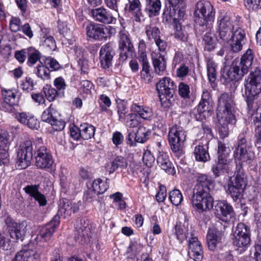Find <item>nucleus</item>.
Wrapping results in <instances>:
<instances>
[{
	"instance_id": "f257e3e1",
	"label": "nucleus",
	"mask_w": 261,
	"mask_h": 261,
	"mask_svg": "<svg viewBox=\"0 0 261 261\" xmlns=\"http://www.w3.org/2000/svg\"><path fill=\"white\" fill-rule=\"evenodd\" d=\"M215 15V11L209 2L201 1L196 3L194 12L195 21L203 30L211 31L214 22Z\"/></svg>"
},
{
	"instance_id": "f03ea898",
	"label": "nucleus",
	"mask_w": 261,
	"mask_h": 261,
	"mask_svg": "<svg viewBox=\"0 0 261 261\" xmlns=\"http://www.w3.org/2000/svg\"><path fill=\"white\" fill-rule=\"evenodd\" d=\"M254 56L252 50L248 49L240 60H235L227 71L225 79L229 81H238L244 76L252 66Z\"/></svg>"
},
{
	"instance_id": "7ed1b4c3",
	"label": "nucleus",
	"mask_w": 261,
	"mask_h": 261,
	"mask_svg": "<svg viewBox=\"0 0 261 261\" xmlns=\"http://www.w3.org/2000/svg\"><path fill=\"white\" fill-rule=\"evenodd\" d=\"M246 101L247 104L249 113L253 115V98L261 92V71L256 68L251 71L249 76L244 81Z\"/></svg>"
},
{
	"instance_id": "20e7f679",
	"label": "nucleus",
	"mask_w": 261,
	"mask_h": 261,
	"mask_svg": "<svg viewBox=\"0 0 261 261\" xmlns=\"http://www.w3.org/2000/svg\"><path fill=\"white\" fill-rule=\"evenodd\" d=\"M234 106L230 94L224 93L220 95L217 109V117L219 124L227 123L228 124H234L236 123Z\"/></svg>"
},
{
	"instance_id": "39448f33",
	"label": "nucleus",
	"mask_w": 261,
	"mask_h": 261,
	"mask_svg": "<svg viewBox=\"0 0 261 261\" xmlns=\"http://www.w3.org/2000/svg\"><path fill=\"white\" fill-rule=\"evenodd\" d=\"M250 230L248 226L243 223L238 224L233 233L232 244L239 254L244 252L250 245Z\"/></svg>"
},
{
	"instance_id": "423d86ee",
	"label": "nucleus",
	"mask_w": 261,
	"mask_h": 261,
	"mask_svg": "<svg viewBox=\"0 0 261 261\" xmlns=\"http://www.w3.org/2000/svg\"><path fill=\"white\" fill-rule=\"evenodd\" d=\"M240 166L233 179H230L228 183L227 192L233 201L241 200L243 197L244 190L247 185L246 176Z\"/></svg>"
},
{
	"instance_id": "0eeeda50",
	"label": "nucleus",
	"mask_w": 261,
	"mask_h": 261,
	"mask_svg": "<svg viewBox=\"0 0 261 261\" xmlns=\"http://www.w3.org/2000/svg\"><path fill=\"white\" fill-rule=\"evenodd\" d=\"M186 132L182 127L175 125L171 127L168 133V141L172 151L179 156L183 154L184 143Z\"/></svg>"
},
{
	"instance_id": "6e6552de",
	"label": "nucleus",
	"mask_w": 261,
	"mask_h": 261,
	"mask_svg": "<svg viewBox=\"0 0 261 261\" xmlns=\"http://www.w3.org/2000/svg\"><path fill=\"white\" fill-rule=\"evenodd\" d=\"M86 30L87 36L95 41L107 40L116 33V30L113 27L105 26L95 22L88 24Z\"/></svg>"
},
{
	"instance_id": "1a4fd4ad",
	"label": "nucleus",
	"mask_w": 261,
	"mask_h": 261,
	"mask_svg": "<svg viewBox=\"0 0 261 261\" xmlns=\"http://www.w3.org/2000/svg\"><path fill=\"white\" fill-rule=\"evenodd\" d=\"M216 32L218 37L224 43H228L237 28H240L229 16H224L218 19Z\"/></svg>"
},
{
	"instance_id": "9d476101",
	"label": "nucleus",
	"mask_w": 261,
	"mask_h": 261,
	"mask_svg": "<svg viewBox=\"0 0 261 261\" xmlns=\"http://www.w3.org/2000/svg\"><path fill=\"white\" fill-rule=\"evenodd\" d=\"M213 101L210 92L206 89L202 91L201 98L197 106L195 118L197 121H202L210 117L213 112Z\"/></svg>"
},
{
	"instance_id": "9b49d317",
	"label": "nucleus",
	"mask_w": 261,
	"mask_h": 261,
	"mask_svg": "<svg viewBox=\"0 0 261 261\" xmlns=\"http://www.w3.org/2000/svg\"><path fill=\"white\" fill-rule=\"evenodd\" d=\"M60 222V217L58 214L56 215L49 223L44 226L38 227V233L32 236V241L37 244L40 242H47L52 237Z\"/></svg>"
},
{
	"instance_id": "f8f14e48",
	"label": "nucleus",
	"mask_w": 261,
	"mask_h": 261,
	"mask_svg": "<svg viewBox=\"0 0 261 261\" xmlns=\"http://www.w3.org/2000/svg\"><path fill=\"white\" fill-rule=\"evenodd\" d=\"M41 118L43 121L50 124L56 131H61L65 127V122L62 119L60 113L53 104H50L43 111Z\"/></svg>"
},
{
	"instance_id": "ddd939ff",
	"label": "nucleus",
	"mask_w": 261,
	"mask_h": 261,
	"mask_svg": "<svg viewBox=\"0 0 261 261\" xmlns=\"http://www.w3.org/2000/svg\"><path fill=\"white\" fill-rule=\"evenodd\" d=\"M33 150L31 140H26L20 145L16 162L18 169H25L30 165L33 157Z\"/></svg>"
},
{
	"instance_id": "4468645a",
	"label": "nucleus",
	"mask_w": 261,
	"mask_h": 261,
	"mask_svg": "<svg viewBox=\"0 0 261 261\" xmlns=\"http://www.w3.org/2000/svg\"><path fill=\"white\" fill-rule=\"evenodd\" d=\"M193 206L201 212L210 210L213 206V198L210 192H193Z\"/></svg>"
},
{
	"instance_id": "2eb2a0df",
	"label": "nucleus",
	"mask_w": 261,
	"mask_h": 261,
	"mask_svg": "<svg viewBox=\"0 0 261 261\" xmlns=\"http://www.w3.org/2000/svg\"><path fill=\"white\" fill-rule=\"evenodd\" d=\"M214 213L218 219L226 223L232 221L234 216L232 206L226 200L216 201L214 205Z\"/></svg>"
},
{
	"instance_id": "dca6fc26",
	"label": "nucleus",
	"mask_w": 261,
	"mask_h": 261,
	"mask_svg": "<svg viewBox=\"0 0 261 261\" xmlns=\"http://www.w3.org/2000/svg\"><path fill=\"white\" fill-rule=\"evenodd\" d=\"M8 231L11 238L16 241L23 240L27 232V222H22L17 223L10 217L7 216L5 219Z\"/></svg>"
},
{
	"instance_id": "f3484780",
	"label": "nucleus",
	"mask_w": 261,
	"mask_h": 261,
	"mask_svg": "<svg viewBox=\"0 0 261 261\" xmlns=\"http://www.w3.org/2000/svg\"><path fill=\"white\" fill-rule=\"evenodd\" d=\"M119 38L120 57L122 60L124 61L129 57L133 56L134 48L129 38L128 32L124 29L119 32Z\"/></svg>"
},
{
	"instance_id": "a211bd4d",
	"label": "nucleus",
	"mask_w": 261,
	"mask_h": 261,
	"mask_svg": "<svg viewBox=\"0 0 261 261\" xmlns=\"http://www.w3.org/2000/svg\"><path fill=\"white\" fill-rule=\"evenodd\" d=\"M36 165L40 169L51 168L54 163L50 151L44 146L39 147L35 152Z\"/></svg>"
},
{
	"instance_id": "6ab92c4d",
	"label": "nucleus",
	"mask_w": 261,
	"mask_h": 261,
	"mask_svg": "<svg viewBox=\"0 0 261 261\" xmlns=\"http://www.w3.org/2000/svg\"><path fill=\"white\" fill-rule=\"evenodd\" d=\"M156 88L158 91L159 97L162 101V96H165L166 99L173 97L176 86L174 82L168 77H165L161 79L156 84Z\"/></svg>"
},
{
	"instance_id": "aec40b11",
	"label": "nucleus",
	"mask_w": 261,
	"mask_h": 261,
	"mask_svg": "<svg viewBox=\"0 0 261 261\" xmlns=\"http://www.w3.org/2000/svg\"><path fill=\"white\" fill-rule=\"evenodd\" d=\"M246 37L245 30L242 28H237L233 32L229 43L230 48L233 53L240 51L246 43Z\"/></svg>"
},
{
	"instance_id": "412c9836",
	"label": "nucleus",
	"mask_w": 261,
	"mask_h": 261,
	"mask_svg": "<svg viewBox=\"0 0 261 261\" xmlns=\"http://www.w3.org/2000/svg\"><path fill=\"white\" fill-rule=\"evenodd\" d=\"M91 14L95 21L104 24L115 23L116 18L107 9L100 7L92 9Z\"/></svg>"
},
{
	"instance_id": "4be33fe9",
	"label": "nucleus",
	"mask_w": 261,
	"mask_h": 261,
	"mask_svg": "<svg viewBox=\"0 0 261 261\" xmlns=\"http://www.w3.org/2000/svg\"><path fill=\"white\" fill-rule=\"evenodd\" d=\"M115 51L110 43L101 46L99 51V60L101 67L108 69L112 65V61Z\"/></svg>"
},
{
	"instance_id": "5701e85b",
	"label": "nucleus",
	"mask_w": 261,
	"mask_h": 261,
	"mask_svg": "<svg viewBox=\"0 0 261 261\" xmlns=\"http://www.w3.org/2000/svg\"><path fill=\"white\" fill-rule=\"evenodd\" d=\"M214 181L211 176L204 174H198L196 184L193 192H210L214 188Z\"/></svg>"
},
{
	"instance_id": "b1692460",
	"label": "nucleus",
	"mask_w": 261,
	"mask_h": 261,
	"mask_svg": "<svg viewBox=\"0 0 261 261\" xmlns=\"http://www.w3.org/2000/svg\"><path fill=\"white\" fill-rule=\"evenodd\" d=\"M188 254L195 261H201L203 250L200 242L196 237L192 236L189 240Z\"/></svg>"
},
{
	"instance_id": "393cba45",
	"label": "nucleus",
	"mask_w": 261,
	"mask_h": 261,
	"mask_svg": "<svg viewBox=\"0 0 261 261\" xmlns=\"http://www.w3.org/2000/svg\"><path fill=\"white\" fill-rule=\"evenodd\" d=\"M223 233L216 227L209 228L206 235V241L210 250L214 251L221 244Z\"/></svg>"
},
{
	"instance_id": "a878e982",
	"label": "nucleus",
	"mask_w": 261,
	"mask_h": 261,
	"mask_svg": "<svg viewBox=\"0 0 261 261\" xmlns=\"http://www.w3.org/2000/svg\"><path fill=\"white\" fill-rule=\"evenodd\" d=\"M151 57L154 72L159 75H163L167 66L164 54L159 53V51H153Z\"/></svg>"
},
{
	"instance_id": "bb28decb",
	"label": "nucleus",
	"mask_w": 261,
	"mask_h": 261,
	"mask_svg": "<svg viewBox=\"0 0 261 261\" xmlns=\"http://www.w3.org/2000/svg\"><path fill=\"white\" fill-rule=\"evenodd\" d=\"M16 93V91L12 90L3 91L4 102L2 103V108L5 111L10 113L13 112V106L16 105L18 102Z\"/></svg>"
},
{
	"instance_id": "cd10ccee",
	"label": "nucleus",
	"mask_w": 261,
	"mask_h": 261,
	"mask_svg": "<svg viewBox=\"0 0 261 261\" xmlns=\"http://www.w3.org/2000/svg\"><path fill=\"white\" fill-rule=\"evenodd\" d=\"M39 187L38 185H28L23 188V190L37 201L40 206H43L46 205L47 200L45 196L39 192Z\"/></svg>"
},
{
	"instance_id": "c85d7f7f",
	"label": "nucleus",
	"mask_w": 261,
	"mask_h": 261,
	"mask_svg": "<svg viewBox=\"0 0 261 261\" xmlns=\"http://www.w3.org/2000/svg\"><path fill=\"white\" fill-rule=\"evenodd\" d=\"M81 202H73L68 199H64L60 200L59 212L66 216H70L73 213L79 211Z\"/></svg>"
},
{
	"instance_id": "c756f323",
	"label": "nucleus",
	"mask_w": 261,
	"mask_h": 261,
	"mask_svg": "<svg viewBox=\"0 0 261 261\" xmlns=\"http://www.w3.org/2000/svg\"><path fill=\"white\" fill-rule=\"evenodd\" d=\"M12 261H39V255L35 250L23 248L16 254Z\"/></svg>"
},
{
	"instance_id": "7c9ffc66",
	"label": "nucleus",
	"mask_w": 261,
	"mask_h": 261,
	"mask_svg": "<svg viewBox=\"0 0 261 261\" xmlns=\"http://www.w3.org/2000/svg\"><path fill=\"white\" fill-rule=\"evenodd\" d=\"M157 162L161 168L169 174L173 175L175 173L174 168L172 163L169 161L167 153L160 152L157 158Z\"/></svg>"
},
{
	"instance_id": "2f4dec72",
	"label": "nucleus",
	"mask_w": 261,
	"mask_h": 261,
	"mask_svg": "<svg viewBox=\"0 0 261 261\" xmlns=\"http://www.w3.org/2000/svg\"><path fill=\"white\" fill-rule=\"evenodd\" d=\"M127 162L126 160L121 156H116L110 163L106 165V169L110 173H112L117 169H123L126 168Z\"/></svg>"
},
{
	"instance_id": "473e14b6",
	"label": "nucleus",
	"mask_w": 261,
	"mask_h": 261,
	"mask_svg": "<svg viewBox=\"0 0 261 261\" xmlns=\"http://www.w3.org/2000/svg\"><path fill=\"white\" fill-rule=\"evenodd\" d=\"M234 156L237 161H239L241 164L246 163L250 164L254 159L253 153L247 151V148L236 150L234 153Z\"/></svg>"
},
{
	"instance_id": "72a5a7b5",
	"label": "nucleus",
	"mask_w": 261,
	"mask_h": 261,
	"mask_svg": "<svg viewBox=\"0 0 261 261\" xmlns=\"http://www.w3.org/2000/svg\"><path fill=\"white\" fill-rule=\"evenodd\" d=\"M131 110L137 113L140 117L145 120H150L153 116V112L149 108L133 103L131 106Z\"/></svg>"
},
{
	"instance_id": "f704fd0d",
	"label": "nucleus",
	"mask_w": 261,
	"mask_h": 261,
	"mask_svg": "<svg viewBox=\"0 0 261 261\" xmlns=\"http://www.w3.org/2000/svg\"><path fill=\"white\" fill-rule=\"evenodd\" d=\"M145 11L149 17L158 15L161 8L160 0H146Z\"/></svg>"
},
{
	"instance_id": "c9c22d12",
	"label": "nucleus",
	"mask_w": 261,
	"mask_h": 261,
	"mask_svg": "<svg viewBox=\"0 0 261 261\" xmlns=\"http://www.w3.org/2000/svg\"><path fill=\"white\" fill-rule=\"evenodd\" d=\"M208 147L203 145H197L195 147L194 155L195 160L198 162H205L210 159L207 151Z\"/></svg>"
},
{
	"instance_id": "e433bc0d",
	"label": "nucleus",
	"mask_w": 261,
	"mask_h": 261,
	"mask_svg": "<svg viewBox=\"0 0 261 261\" xmlns=\"http://www.w3.org/2000/svg\"><path fill=\"white\" fill-rule=\"evenodd\" d=\"M229 162L218 159V162L212 167V171L215 177H219L224 173L228 172Z\"/></svg>"
},
{
	"instance_id": "4c0bfd02",
	"label": "nucleus",
	"mask_w": 261,
	"mask_h": 261,
	"mask_svg": "<svg viewBox=\"0 0 261 261\" xmlns=\"http://www.w3.org/2000/svg\"><path fill=\"white\" fill-rule=\"evenodd\" d=\"M27 64L29 66H34L38 61H40L41 54L34 47H29L27 49Z\"/></svg>"
},
{
	"instance_id": "58836bf2",
	"label": "nucleus",
	"mask_w": 261,
	"mask_h": 261,
	"mask_svg": "<svg viewBox=\"0 0 261 261\" xmlns=\"http://www.w3.org/2000/svg\"><path fill=\"white\" fill-rule=\"evenodd\" d=\"M207 74L208 79L211 83H214L217 79V65L212 58L206 59Z\"/></svg>"
},
{
	"instance_id": "ea45409f",
	"label": "nucleus",
	"mask_w": 261,
	"mask_h": 261,
	"mask_svg": "<svg viewBox=\"0 0 261 261\" xmlns=\"http://www.w3.org/2000/svg\"><path fill=\"white\" fill-rule=\"evenodd\" d=\"M173 230L177 239L180 243H182L185 239L189 240L193 236V233L191 231H189V229L185 228L183 229L180 226L178 225H176L174 226Z\"/></svg>"
},
{
	"instance_id": "a19ab883",
	"label": "nucleus",
	"mask_w": 261,
	"mask_h": 261,
	"mask_svg": "<svg viewBox=\"0 0 261 261\" xmlns=\"http://www.w3.org/2000/svg\"><path fill=\"white\" fill-rule=\"evenodd\" d=\"M218 159L225 162H229L228 159L230 150L228 147L221 141L218 142Z\"/></svg>"
},
{
	"instance_id": "79ce46f5",
	"label": "nucleus",
	"mask_w": 261,
	"mask_h": 261,
	"mask_svg": "<svg viewBox=\"0 0 261 261\" xmlns=\"http://www.w3.org/2000/svg\"><path fill=\"white\" fill-rule=\"evenodd\" d=\"M202 41L205 50L211 51L215 48L216 41L211 32H206L203 37Z\"/></svg>"
},
{
	"instance_id": "37998d69",
	"label": "nucleus",
	"mask_w": 261,
	"mask_h": 261,
	"mask_svg": "<svg viewBox=\"0 0 261 261\" xmlns=\"http://www.w3.org/2000/svg\"><path fill=\"white\" fill-rule=\"evenodd\" d=\"M95 128L92 125L84 123L81 125V137L85 140L92 138L95 134Z\"/></svg>"
},
{
	"instance_id": "c03bdc74",
	"label": "nucleus",
	"mask_w": 261,
	"mask_h": 261,
	"mask_svg": "<svg viewBox=\"0 0 261 261\" xmlns=\"http://www.w3.org/2000/svg\"><path fill=\"white\" fill-rule=\"evenodd\" d=\"M178 91L179 95L185 99H192L193 95L190 91L189 85L181 82L178 84Z\"/></svg>"
},
{
	"instance_id": "a18cd8bd",
	"label": "nucleus",
	"mask_w": 261,
	"mask_h": 261,
	"mask_svg": "<svg viewBox=\"0 0 261 261\" xmlns=\"http://www.w3.org/2000/svg\"><path fill=\"white\" fill-rule=\"evenodd\" d=\"M150 132L144 126H140L135 133V140L138 143H143L149 138Z\"/></svg>"
},
{
	"instance_id": "49530a36",
	"label": "nucleus",
	"mask_w": 261,
	"mask_h": 261,
	"mask_svg": "<svg viewBox=\"0 0 261 261\" xmlns=\"http://www.w3.org/2000/svg\"><path fill=\"white\" fill-rule=\"evenodd\" d=\"M175 32L174 36L177 40L184 42H187L188 39V35L184 29H182L179 23H176L174 25Z\"/></svg>"
},
{
	"instance_id": "de8ad7c7",
	"label": "nucleus",
	"mask_w": 261,
	"mask_h": 261,
	"mask_svg": "<svg viewBox=\"0 0 261 261\" xmlns=\"http://www.w3.org/2000/svg\"><path fill=\"white\" fill-rule=\"evenodd\" d=\"M120 122L130 127H137L140 123L139 116L136 113H132L127 115Z\"/></svg>"
},
{
	"instance_id": "09e8293b",
	"label": "nucleus",
	"mask_w": 261,
	"mask_h": 261,
	"mask_svg": "<svg viewBox=\"0 0 261 261\" xmlns=\"http://www.w3.org/2000/svg\"><path fill=\"white\" fill-rule=\"evenodd\" d=\"M40 63L41 64H39L37 67L36 75L43 81L49 80L50 79V69L40 61Z\"/></svg>"
},
{
	"instance_id": "8fccbe9b",
	"label": "nucleus",
	"mask_w": 261,
	"mask_h": 261,
	"mask_svg": "<svg viewBox=\"0 0 261 261\" xmlns=\"http://www.w3.org/2000/svg\"><path fill=\"white\" fill-rule=\"evenodd\" d=\"M108 185L106 182L100 179H97L93 181L92 188L98 195L102 194L108 189Z\"/></svg>"
},
{
	"instance_id": "3c124183",
	"label": "nucleus",
	"mask_w": 261,
	"mask_h": 261,
	"mask_svg": "<svg viewBox=\"0 0 261 261\" xmlns=\"http://www.w3.org/2000/svg\"><path fill=\"white\" fill-rule=\"evenodd\" d=\"M169 199L172 204L178 206L183 200L181 192L178 189H174L169 193Z\"/></svg>"
},
{
	"instance_id": "603ef678",
	"label": "nucleus",
	"mask_w": 261,
	"mask_h": 261,
	"mask_svg": "<svg viewBox=\"0 0 261 261\" xmlns=\"http://www.w3.org/2000/svg\"><path fill=\"white\" fill-rule=\"evenodd\" d=\"M145 33L148 40L152 39L155 41L158 38L160 37V31L158 27L152 25H147L145 28Z\"/></svg>"
},
{
	"instance_id": "864d4df0",
	"label": "nucleus",
	"mask_w": 261,
	"mask_h": 261,
	"mask_svg": "<svg viewBox=\"0 0 261 261\" xmlns=\"http://www.w3.org/2000/svg\"><path fill=\"white\" fill-rule=\"evenodd\" d=\"M94 88L93 84L88 80H84L81 82L80 91L84 96L91 93V90Z\"/></svg>"
},
{
	"instance_id": "5fc2aeb1",
	"label": "nucleus",
	"mask_w": 261,
	"mask_h": 261,
	"mask_svg": "<svg viewBox=\"0 0 261 261\" xmlns=\"http://www.w3.org/2000/svg\"><path fill=\"white\" fill-rule=\"evenodd\" d=\"M128 109L127 107L126 102L124 101H120L117 103V113L119 117V120L124 119V117L127 115Z\"/></svg>"
},
{
	"instance_id": "6e6d98bb",
	"label": "nucleus",
	"mask_w": 261,
	"mask_h": 261,
	"mask_svg": "<svg viewBox=\"0 0 261 261\" xmlns=\"http://www.w3.org/2000/svg\"><path fill=\"white\" fill-rule=\"evenodd\" d=\"M172 6V7H170L169 9L170 12V17L171 19V21L173 20L174 21V25L176 23H178V20L180 19L184 16V13L182 11L180 10H178L177 12H176V6Z\"/></svg>"
},
{
	"instance_id": "4d7b16f0",
	"label": "nucleus",
	"mask_w": 261,
	"mask_h": 261,
	"mask_svg": "<svg viewBox=\"0 0 261 261\" xmlns=\"http://www.w3.org/2000/svg\"><path fill=\"white\" fill-rule=\"evenodd\" d=\"M54 85L58 92L63 95L67 87L64 79L61 76L56 78L54 81Z\"/></svg>"
},
{
	"instance_id": "13d9d810",
	"label": "nucleus",
	"mask_w": 261,
	"mask_h": 261,
	"mask_svg": "<svg viewBox=\"0 0 261 261\" xmlns=\"http://www.w3.org/2000/svg\"><path fill=\"white\" fill-rule=\"evenodd\" d=\"M44 64L50 69V71H56L60 68V65L58 62L50 57L45 59Z\"/></svg>"
},
{
	"instance_id": "bf43d9fd",
	"label": "nucleus",
	"mask_w": 261,
	"mask_h": 261,
	"mask_svg": "<svg viewBox=\"0 0 261 261\" xmlns=\"http://www.w3.org/2000/svg\"><path fill=\"white\" fill-rule=\"evenodd\" d=\"M261 0H244V5L249 11H256L261 9Z\"/></svg>"
},
{
	"instance_id": "052dcab7",
	"label": "nucleus",
	"mask_w": 261,
	"mask_h": 261,
	"mask_svg": "<svg viewBox=\"0 0 261 261\" xmlns=\"http://www.w3.org/2000/svg\"><path fill=\"white\" fill-rule=\"evenodd\" d=\"M43 38H44L43 41V46L49 51L55 50L56 48V43L53 37L43 36Z\"/></svg>"
},
{
	"instance_id": "680f3d73",
	"label": "nucleus",
	"mask_w": 261,
	"mask_h": 261,
	"mask_svg": "<svg viewBox=\"0 0 261 261\" xmlns=\"http://www.w3.org/2000/svg\"><path fill=\"white\" fill-rule=\"evenodd\" d=\"M190 69L189 66L186 64H181L176 71L177 77L183 79L189 74Z\"/></svg>"
},
{
	"instance_id": "e2e57ef3",
	"label": "nucleus",
	"mask_w": 261,
	"mask_h": 261,
	"mask_svg": "<svg viewBox=\"0 0 261 261\" xmlns=\"http://www.w3.org/2000/svg\"><path fill=\"white\" fill-rule=\"evenodd\" d=\"M34 82L33 80L30 77H26L25 79L22 81L21 87L23 91L30 92L34 89Z\"/></svg>"
},
{
	"instance_id": "0e129e2a",
	"label": "nucleus",
	"mask_w": 261,
	"mask_h": 261,
	"mask_svg": "<svg viewBox=\"0 0 261 261\" xmlns=\"http://www.w3.org/2000/svg\"><path fill=\"white\" fill-rule=\"evenodd\" d=\"M99 103L102 111H106L108 110V108L110 107L111 101L108 96L102 94L99 96Z\"/></svg>"
},
{
	"instance_id": "69168bd1",
	"label": "nucleus",
	"mask_w": 261,
	"mask_h": 261,
	"mask_svg": "<svg viewBox=\"0 0 261 261\" xmlns=\"http://www.w3.org/2000/svg\"><path fill=\"white\" fill-rule=\"evenodd\" d=\"M9 135L8 133L5 130L0 129V147L8 148Z\"/></svg>"
},
{
	"instance_id": "338daca9",
	"label": "nucleus",
	"mask_w": 261,
	"mask_h": 261,
	"mask_svg": "<svg viewBox=\"0 0 261 261\" xmlns=\"http://www.w3.org/2000/svg\"><path fill=\"white\" fill-rule=\"evenodd\" d=\"M21 21L19 18L12 17L9 22L10 29L12 32H17L20 30Z\"/></svg>"
},
{
	"instance_id": "774afa93",
	"label": "nucleus",
	"mask_w": 261,
	"mask_h": 261,
	"mask_svg": "<svg viewBox=\"0 0 261 261\" xmlns=\"http://www.w3.org/2000/svg\"><path fill=\"white\" fill-rule=\"evenodd\" d=\"M44 93L46 98L49 101H54L58 95L61 94L56 89L53 87H49L48 89L44 90Z\"/></svg>"
}]
</instances>
